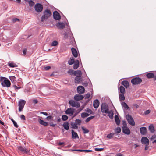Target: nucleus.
<instances>
[{
  "mask_svg": "<svg viewBox=\"0 0 156 156\" xmlns=\"http://www.w3.org/2000/svg\"><path fill=\"white\" fill-rule=\"evenodd\" d=\"M0 82L2 85L4 87H9L11 83L9 80L7 78L4 77H0Z\"/></svg>",
  "mask_w": 156,
  "mask_h": 156,
  "instance_id": "f257e3e1",
  "label": "nucleus"
},
{
  "mask_svg": "<svg viewBox=\"0 0 156 156\" xmlns=\"http://www.w3.org/2000/svg\"><path fill=\"white\" fill-rule=\"evenodd\" d=\"M51 14V13L50 11L48 9H46L43 12V15L41 17V22H43L45 20L48 19Z\"/></svg>",
  "mask_w": 156,
  "mask_h": 156,
  "instance_id": "f03ea898",
  "label": "nucleus"
},
{
  "mask_svg": "<svg viewBox=\"0 0 156 156\" xmlns=\"http://www.w3.org/2000/svg\"><path fill=\"white\" fill-rule=\"evenodd\" d=\"M26 103L25 101L24 100L21 99L19 101L18 106L19 112H21L23 110Z\"/></svg>",
  "mask_w": 156,
  "mask_h": 156,
  "instance_id": "7ed1b4c3",
  "label": "nucleus"
},
{
  "mask_svg": "<svg viewBox=\"0 0 156 156\" xmlns=\"http://www.w3.org/2000/svg\"><path fill=\"white\" fill-rule=\"evenodd\" d=\"M101 108V111L102 113H106L109 111L108 105L105 103L102 104Z\"/></svg>",
  "mask_w": 156,
  "mask_h": 156,
  "instance_id": "20e7f679",
  "label": "nucleus"
},
{
  "mask_svg": "<svg viewBox=\"0 0 156 156\" xmlns=\"http://www.w3.org/2000/svg\"><path fill=\"white\" fill-rule=\"evenodd\" d=\"M131 83L134 85L140 84L142 81V79L139 77H135L131 80Z\"/></svg>",
  "mask_w": 156,
  "mask_h": 156,
  "instance_id": "39448f33",
  "label": "nucleus"
},
{
  "mask_svg": "<svg viewBox=\"0 0 156 156\" xmlns=\"http://www.w3.org/2000/svg\"><path fill=\"white\" fill-rule=\"evenodd\" d=\"M126 118L128 121V122L131 125L134 126L135 125V122L133 119L132 116L129 114L126 115Z\"/></svg>",
  "mask_w": 156,
  "mask_h": 156,
  "instance_id": "423d86ee",
  "label": "nucleus"
},
{
  "mask_svg": "<svg viewBox=\"0 0 156 156\" xmlns=\"http://www.w3.org/2000/svg\"><path fill=\"white\" fill-rule=\"evenodd\" d=\"M34 8L37 12H41L42 11L43 7L41 4L37 3L35 5Z\"/></svg>",
  "mask_w": 156,
  "mask_h": 156,
  "instance_id": "0eeeda50",
  "label": "nucleus"
},
{
  "mask_svg": "<svg viewBox=\"0 0 156 156\" xmlns=\"http://www.w3.org/2000/svg\"><path fill=\"white\" fill-rule=\"evenodd\" d=\"M69 103L70 106L73 107L78 108L80 106V105L78 102L73 100H70L69 101Z\"/></svg>",
  "mask_w": 156,
  "mask_h": 156,
  "instance_id": "6e6552de",
  "label": "nucleus"
},
{
  "mask_svg": "<svg viewBox=\"0 0 156 156\" xmlns=\"http://www.w3.org/2000/svg\"><path fill=\"white\" fill-rule=\"evenodd\" d=\"M141 142L145 145H148L149 144V139L145 136H143L141 139Z\"/></svg>",
  "mask_w": 156,
  "mask_h": 156,
  "instance_id": "1a4fd4ad",
  "label": "nucleus"
},
{
  "mask_svg": "<svg viewBox=\"0 0 156 156\" xmlns=\"http://www.w3.org/2000/svg\"><path fill=\"white\" fill-rule=\"evenodd\" d=\"M74 112V109L73 108H68L65 111V113L67 115H69L70 116H72Z\"/></svg>",
  "mask_w": 156,
  "mask_h": 156,
  "instance_id": "9d476101",
  "label": "nucleus"
},
{
  "mask_svg": "<svg viewBox=\"0 0 156 156\" xmlns=\"http://www.w3.org/2000/svg\"><path fill=\"white\" fill-rule=\"evenodd\" d=\"M53 16L56 20H59L61 19V16L59 13L57 11H55L53 12Z\"/></svg>",
  "mask_w": 156,
  "mask_h": 156,
  "instance_id": "9b49d317",
  "label": "nucleus"
},
{
  "mask_svg": "<svg viewBox=\"0 0 156 156\" xmlns=\"http://www.w3.org/2000/svg\"><path fill=\"white\" fill-rule=\"evenodd\" d=\"M122 131L124 134L129 135L130 134V131L128 128L126 127H122Z\"/></svg>",
  "mask_w": 156,
  "mask_h": 156,
  "instance_id": "f8f14e48",
  "label": "nucleus"
},
{
  "mask_svg": "<svg viewBox=\"0 0 156 156\" xmlns=\"http://www.w3.org/2000/svg\"><path fill=\"white\" fill-rule=\"evenodd\" d=\"M78 92L80 94H82L84 92L85 89L84 87L81 86H79L77 88Z\"/></svg>",
  "mask_w": 156,
  "mask_h": 156,
  "instance_id": "ddd939ff",
  "label": "nucleus"
},
{
  "mask_svg": "<svg viewBox=\"0 0 156 156\" xmlns=\"http://www.w3.org/2000/svg\"><path fill=\"white\" fill-rule=\"evenodd\" d=\"M83 96L81 95L76 94L74 97V99L76 101H80L83 99Z\"/></svg>",
  "mask_w": 156,
  "mask_h": 156,
  "instance_id": "4468645a",
  "label": "nucleus"
},
{
  "mask_svg": "<svg viewBox=\"0 0 156 156\" xmlns=\"http://www.w3.org/2000/svg\"><path fill=\"white\" fill-rule=\"evenodd\" d=\"M140 131L141 134L145 135L146 134L147 129L146 127H143L140 128Z\"/></svg>",
  "mask_w": 156,
  "mask_h": 156,
  "instance_id": "2eb2a0df",
  "label": "nucleus"
},
{
  "mask_svg": "<svg viewBox=\"0 0 156 156\" xmlns=\"http://www.w3.org/2000/svg\"><path fill=\"white\" fill-rule=\"evenodd\" d=\"M56 26L58 28L60 29H62L65 27V24L62 22H58L56 24Z\"/></svg>",
  "mask_w": 156,
  "mask_h": 156,
  "instance_id": "dca6fc26",
  "label": "nucleus"
},
{
  "mask_svg": "<svg viewBox=\"0 0 156 156\" xmlns=\"http://www.w3.org/2000/svg\"><path fill=\"white\" fill-rule=\"evenodd\" d=\"M99 105V102L98 100L96 99L93 102V106L95 108H97Z\"/></svg>",
  "mask_w": 156,
  "mask_h": 156,
  "instance_id": "f3484780",
  "label": "nucleus"
},
{
  "mask_svg": "<svg viewBox=\"0 0 156 156\" xmlns=\"http://www.w3.org/2000/svg\"><path fill=\"white\" fill-rule=\"evenodd\" d=\"M71 51L73 56L75 57H77L78 56V54L75 48H72Z\"/></svg>",
  "mask_w": 156,
  "mask_h": 156,
  "instance_id": "a211bd4d",
  "label": "nucleus"
},
{
  "mask_svg": "<svg viewBox=\"0 0 156 156\" xmlns=\"http://www.w3.org/2000/svg\"><path fill=\"white\" fill-rule=\"evenodd\" d=\"M74 75L76 77H81L82 75V73L80 70L74 71Z\"/></svg>",
  "mask_w": 156,
  "mask_h": 156,
  "instance_id": "6ab92c4d",
  "label": "nucleus"
},
{
  "mask_svg": "<svg viewBox=\"0 0 156 156\" xmlns=\"http://www.w3.org/2000/svg\"><path fill=\"white\" fill-rule=\"evenodd\" d=\"M72 138L73 139L78 138L79 136L76 132L74 131L73 130H72Z\"/></svg>",
  "mask_w": 156,
  "mask_h": 156,
  "instance_id": "aec40b11",
  "label": "nucleus"
},
{
  "mask_svg": "<svg viewBox=\"0 0 156 156\" xmlns=\"http://www.w3.org/2000/svg\"><path fill=\"white\" fill-rule=\"evenodd\" d=\"M79 62L78 60H76V62L74 63L73 66V68L74 69H76L79 67Z\"/></svg>",
  "mask_w": 156,
  "mask_h": 156,
  "instance_id": "412c9836",
  "label": "nucleus"
},
{
  "mask_svg": "<svg viewBox=\"0 0 156 156\" xmlns=\"http://www.w3.org/2000/svg\"><path fill=\"white\" fill-rule=\"evenodd\" d=\"M122 84L126 88H127L129 86V83L126 80L123 81Z\"/></svg>",
  "mask_w": 156,
  "mask_h": 156,
  "instance_id": "4be33fe9",
  "label": "nucleus"
},
{
  "mask_svg": "<svg viewBox=\"0 0 156 156\" xmlns=\"http://www.w3.org/2000/svg\"><path fill=\"white\" fill-rule=\"evenodd\" d=\"M8 66L9 67L12 68L17 67L18 66V65H17L12 62H9L8 63Z\"/></svg>",
  "mask_w": 156,
  "mask_h": 156,
  "instance_id": "5701e85b",
  "label": "nucleus"
},
{
  "mask_svg": "<svg viewBox=\"0 0 156 156\" xmlns=\"http://www.w3.org/2000/svg\"><path fill=\"white\" fill-rule=\"evenodd\" d=\"M19 150L24 153H27L28 152V150L26 148L20 147L19 148Z\"/></svg>",
  "mask_w": 156,
  "mask_h": 156,
  "instance_id": "b1692460",
  "label": "nucleus"
},
{
  "mask_svg": "<svg viewBox=\"0 0 156 156\" xmlns=\"http://www.w3.org/2000/svg\"><path fill=\"white\" fill-rule=\"evenodd\" d=\"M82 79L81 77H76L75 79V82L76 83H79L82 81Z\"/></svg>",
  "mask_w": 156,
  "mask_h": 156,
  "instance_id": "393cba45",
  "label": "nucleus"
},
{
  "mask_svg": "<svg viewBox=\"0 0 156 156\" xmlns=\"http://www.w3.org/2000/svg\"><path fill=\"white\" fill-rule=\"evenodd\" d=\"M63 126L64 127V128L66 130H69V123L68 122H65L63 124Z\"/></svg>",
  "mask_w": 156,
  "mask_h": 156,
  "instance_id": "a878e982",
  "label": "nucleus"
},
{
  "mask_svg": "<svg viewBox=\"0 0 156 156\" xmlns=\"http://www.w3.org/2000/svg\"><path fill=\"white\" fill-rule=\"evenodd\" d=\"M119 90V92H120L121 94H125V88L123 86H120Z\"/></svg>",
  "mask_w": 156,
  "mask_h": 156,
  "instance_id": "bb28decb",
  "label": "nucleus"
},
{
  "mask_svg": "<svg viewBox=\"0 0 156 156\" xmlns=\"http://www.w3.org/2000/svg\"><path fill=\"white\" fill-rule=\"evenodd\" d=\"M115 121L117 125H119L120 123V121L118 116L115 115Z\"/></svg>",
  "mask_w": 156,
  "mask_h": 156,
  "instance_id": "cd10ccee",
  "label": "nucleus"
},
{
  "mask_svg": "<svg viewBox=\"0 0 156 156\" xmlns=\"http://www.w3.org/2000/svg\"><path fill=\"white\" fill-rule=\"evenodd\" d=\"M148 129L151 133H154V128L153 124H151L149 126Z\"/></svg>",
  "mask_w": 156,
  "mask_h": 156,
  "instance_id": "c85d7f7f",
  "label": "nucleus"
},
{
  "mask_svg": "<svg viewBox=\"0 0 156 156\" xmlns=\"http://www.w3.org/2000/svg\"><path fill=\"white\" fill-rule=\"evenodd\" d=\"M146 76L148 78H153L154 77V74L150 72L146 74Z\"/></svg>",
  "mask_w": 156,
  "mask_h": 156,
  "instance_id": "c756f323",
  "label": "nucleus"
},
{
  "mask_svg": "<svg viewBox=\"0 0 156 156\" xmlns=\"http://www.w3.org/2000/svg\"><path fill=\"white\" fill-rule=\"evenodd\" d=\"M39 122L40 124L43 125L44 126H48V123L47 122H44L43 120L40 119Z\"/></svg>",
  "mask_w": 156,
  "mask_h": 156,
  "instance_id": "7c9ffc66",
  "label": "nucleus"
},
{
  "mask_svg": "<svg viewBox=\"0 0 156 156\" xmlns=\"http://www.w3.org/2000/svg\"><path fill=\"white\" fill-rule=\"evenodd\" d=\"M106 113L108 114V116L109 117V118L112 119L113 117V113L112 112L109 111V110L108 112L107 113Z\"/></svg>",
  "mask_w": 156,
  "mask_h": 156,
  "instance_id": "2f4dec72",
  "label": "nucleus"
},
{
  "mask_svg": "<svg viewBox=\"0 0 156 156\" xmlns=\"http://www.w3.org/2000/svg\"><path fill=\"white\" fill-rule=\"evenodd\" d=\"M125 94H122L119 93V99L120 101H123L125 99V97L124 96Z\"/></svg>",
  "mask_w": 156,
  "mask_h": 156,
  "instance_id": "473e14b6",
  "label": "nucleus"
},
{
  "mask_svg": "<svg viewBox=\"0 0 156 156\" xmlns=\"http://www.w3.org/2000/svg\"><path fill=\"white\" fill-rule=\"evenodd\" d=\"M9 79L13 83H14L16 80V78L14 76H11L9 77Z\"/></svg>",
  "mask_w": 156,
  "mask_h": 156,
  "instance_id": "72a5a7b5",
  "label": "nucleus"
},
{
  "mask_svg": "<svg viewBox=\"0 0 156 156\" xmlns=\"http://www.w3.org/2000/svg\"><path fill=\"white\" fill-rule=\"evenodd\" d=\"M121 105L122 107L125 109H128L129 107L127 104L124 102L121 103Z\"/></svg>",
  "mask_w": 156,
  "mask_h": 156,
  "instance_id": "f704fd0d",
  "label": "nucleus"
},
{
  "mask_svg": "<svg viewBox=\"0 0 156 156\" xmlns=\"http://www.w3.org/2000/svg\"><path fill=\"white\" fill-rule=\"evenodd\" d=\"M89 115V114L86 112H83L81 114V116L82 118H84Z\"/></svg>",
  "mask_w": 156,
  "mask_h": 156,
  "instance_id": "c9c22d12",
  "label": "nucleus"
},
{
  "mask_svg": "<svg viewBox=\"0 0 156 156\" xmlns=\"http://www.w3.org/2000/svg\"><path fill=\"white\" fill-rule=\"evenodd\" d=\"M115 133H111L107 135V137L109 139H111L113 137Z\"/></svg>",
  "mask_w": 156,
  "mask_h": 156,
  "instance_id": "e433bc0d",
  "label": "nucleus"
},
{
  "mask_svg": "<svg viewBox=\"0 0 156 156\" xmlns=\"http://www.w3.org/2000/svg\"><path fill=\"white\" fill-rule=\"evenodd\" d=\"M27 2H28L29 5L30 7H32L34 5V2L31 0L27 1Z\"/></svg>",
  "mask_w": 156,
  "mask_h": 156,
  "instance_id": "4c0bfd02",
  "label": "nucleus"
},
{
  "mask_svg": "<svg viewBox=\"0 0 156 156\" xmlns=\"http://www.w3.org/2000/svg\"><path fill=\"white\" fill-rule=\"evenodd\" d=\"M95 117V116H92L89 117L87 118L85 121L86 123L88 122L90 120L93 119Z\"/></svg>",
  "mask_w": 156,
  "mask_h": 156,
  "instance_id": "58836bf2",
  "label": "nucleus"
},
{
  "mask_svg": "<svg viewBox=\"0 0 156 156\" xmlns=\"http://www.w3.org/2000/svg\"><path fill=\"white\" fill-rule=\"evenodd\" d=\"M82 129L83 130V133L84 134L88 133L89 132V130L87 129L84 128L83 127H82Z\"/></svg>",
  "mask_w": 156,
  "mask_h": 156,
  "instance_id": "ea45409f",
  "label": "nucleus"
},
{
  "mask_svg": "<svg viewBox=\"0 0 156 156\" xmlns=\"http://www.w3.org/2000/svg\"><path fill=\"white\" fill-rule=\"evenodd\" d=\"M72 128L73 129H77L78 126L75 123H73L71 124Z\"/></svg>",
  "mask_w": 156,
  "mask_h": 156,
  "instance_id": "a19ab883",
  "label": "nucleus"
},
{
  "mask_svg": "<svg viewBox=\"0 0 156 156\" xmlns=\"http://www.w3.org/2000/svg\"><path fill=\"white\" fill-rule=\"evenodd\" d=\"M58 44V42L56 40L54 41L51 44V46H55Z\"/></svg>",
  "mask_w": 156,
  "mask_h": 156,
  "instance_id": "79ce46f5",
  "label": "nucleus"
},
{
  "mask_svg": "<svg viewBox=\"0 0 156 156\" xmlns=\"http://www.w3.org/2000/svg\"><path fill=\"white\" fill-rule=\"evenodd\" d=\"M115 131L117 133H119L121 131V129L120 127H118L115 129Z\"/></svg>",
  "mask_w": 156,
  "mask_h": 156,
  "instance_id": "37998d69",
  "label": "nucleus"
},
{
  "mask_svg": "<svg viewBox=\"0 0 156 156\" xmlns=\"http://www.w3.org/2000/svg\"><path fill=\"white\" fill-rule=\"evenodd\" d=\"M74 59L73 58H71L68 62V63L69 65H72L74 63Z\"/></svg>",
  "mask_w": 156,
  "mask_h": 156,
  "instance_id": "c03bdc74",
  "label": "nucleus"
},
{
  "mask_svg": "<svg viewBox=\"0 0 156 156\" xmlns=\"http://www.w3.org/2000/svg\"><path fill=\"white\" fill-rule=\"evenodd\" d=\"M62 119L63 121H66L68 119V117L66 115H63L62 116Z\"/></svg>",
  "mask_w": 156,
  "mask_h": 156,
  "instance_id": "a18cd8bd",
  "label": "nucleus"
},
{
  "mask_svg": "<svg viewBox=\"0 0 156 156\" xmlns=\"http://www.w3.org/2000/svg\"><path fill=\"white\" fill-rule=\"evenodd\" d=\"M11 121L12 122L14 126L16 128H18V126L17 125L16 122L15 121L12 119H11Z\"/></svg>",
  "mask_w": 156,
  "mask_h": 156,
  "instance_id": "49530a36",
  "label": "nucleus"
},
{
  "mask_svg": "<svg viewBox=\"0 0 156 156\" xmlns=\"http://www.w3.org/2000/svg\"><path fill=\"white\" fill-rule=\"evenodd\" d=\"M81 121L80 120L77 119H76L75 120V123L76 124V125H80L81 123Z\"/></svg>",
  "mask_w": 156,
  "mask_h": 156,
  "instance_id": "de8ad7c7",
  "label": "nucleus"
},
{
  "mask_svg": "<svg viewBox=\"0 0 156 156\" xmlns=\"http://www.w3.org/2000/svg\"><path fill=\"white\" fill-rule=\"evenodd\" d=\"M68 73L70 75H72L73 74L74 75V71L73 70L70 69L68 71Z\"/></svg>",
  "mask_w": 156,
  "mask_h": 156,
  "instance_id": "09e8293b",
  "label": "nucleus"
},
{
  "mask_svg": "<svg viewBox=\"0 0 156 156\" xmlns=\"http://www.w3.org/2000/svg\"><path fill=\"white\" fill-rule=\"evenodd\" d=\"M85 111L90 113V114H92V111L89 108H87L85 110Z\"/></svg>",
  "mask_w": 156,
  "mask_h": 156,
  "instance_id": "8fccbe9b",
  "label": "nucleus"
},
{
  "mask_svg": "<svg viewBox=\"0 0 156 156\" xmlns=\"http://www.w3.org/2000/svg\"><path fill=\"white\" fill-rule=\"evenodd\" d=\"M12 87L15 89V90H18L21 88V87H17L16 85H13L12 86Z\"/></svg>",
  "mask_w": 156,
  "mask_h": 156,
  "instance_id": "3c124183",
  "label": "nucleus"
},
{
  "mask_svg": "<svg viewBox=\"0 0 156 156\" xmlns=\"http://www.w3.org/2000/svg\"><path fill=\"white\" fill-rule=\"evenodd\" d=\"M122 125L123 126L122 127H126L127 124L126 121L123 120L122 121Z\"/></svg>",
  "mask_w": 156,
  "mask_h": 156,
  "instance_id": "603ef678",
  "label": "nucleus"
},
{
  "mask_svg": "<svg viewBox=\"0 0 156 156\" xmlns=\"http://www.w3.org/2000/svg\"><path fill=\"white\" fill-rule=\"evenodd\" d=\"M20 118L22 120H26L25 117L23 115H21Z\"/></svg>",
  "mask_w": 156,
  "mask_h": 156,
  "instance_id": "864d4df0",
  "label": "nucleus"
},
{
  "mask_svg": "<svg viewBox=\"0 0 156 156\" xmlns=\"http://www.w3.org/2000/svg\"><path fill=\"white\" fill-rule=\"evenodd\" d=\"M103 150V148H95V150L96 151H102V150Z\"/></svg>",
  "mask_w": 156,
  "mask_h": 156,
  "instance_id": "5fc2aeb1",
  "label": "nucleus"
},
{
  "mask_svg": "<svg viewBox=\"0 0 156 156\" xmlns=\"http://www.w3.org/2000/svg\"><path fill=\"white\" fill-rule=\"evenodd\" d=\"M90 94L89 93H87L85 96V98H88L90 97Z\"/></svg>",
  "mask_w": 156,
  "mask_h": 156,
  "instance_id": "6e6d98bb",
  "label": "nucleus"
},
{
  "mask_svg": "<svg viewBox=\"0 0 156 156\" xmlns=\"http://www.w3.org/2000/svg\"><path fill=\"white\" fill-rule=\"evenodd\" d=\"M51 68V67L49 66H47L44 67V69L46 70L49 69Z\"/></svg>",
  "mask_w": 156,
  "mask_h": 156,
  "instance_id": "4d7b16f0",
  "label": "nucleus"
},
{
  "mask_svg": "<svg viewBox=\"0 0 156 156\" xmlns=\"http://www.w3.org/2000/svg\"><path fill=\"white\" fill-rule=\"evenodd\" d=\"M150 112V111L149 110H147L145 111L144 114L145 115L148 114Z\"/></svg>",
  "mask_w": 156,
  "mask_h": 156,
  "instance_id": "13d9d810",
  "label": "nucleus"
},
{
  "mask_svg": "<svg viewBox=\"0 0 156 156\" xmlns=\"http://www.w3.org/2000/svg\"><path fill=\"white\" fill-rule=\"evenodd\" d=\"M83 151L87 153V152H91V151H92L90 150H83Z\"/></svg>",
  "mask_w": 156,
  "mask_h": 156,
  "instance_id": "bf43d9fd",
  "label": "nucleus"
},
{
  "mask_svg": "<svg viewBox=\"0 0 156 156\" xmlns=\"http://www.w3.org/2000/svg\"><path fill=\"white\" fill-rule=\"evenodd\" d=\"M38 101L36 99H34L33 100V102L34 104H37L38 103Z\"/></svg>",
  "mask_w": 156,
  "mask_h": 156,
  "instance_id": "052dcab7",
  "label": "nucleus"
},
{
  "mask_svg": "<svg viewBox=\"0 0 156 156\" xmlns=\"http://www.w3.org/2000/svg\"><path fill=\"white\" fill-rule=\"evenodd\" d=\"M52 118V116H51V115H50V116H47L46 118V119L47 120H50L51 119V118Z\"/></svg>",
  "mask_w": 156,
  "mask_h": 156,
  "instance_id": "680f3d73",
  "label": "nucleus"
},
{
  "mask_svg": "<svg viewBox=\"0 0 156 156\" xmlns=\"http://www.w3.org/2000/svg\"><path fill=\"white\" fill-rule=\"evenodd\" d=\"M41 114H43L47 116L48 115V113L46 112H41Z\"/></svg>",
  "mask_w": 156,
  "mask_h": 156,
  "instance_id": "e2e57ef3",
  "label": "nucleus"
},
{
  "mask_svg": "<svg viewBox=\"0 0 156 156\" xmlns=\"http://www.w3.org/2000/svg\"><path fill=\"white\" fill-rule=\"evenodd\" d=\"M17 21H19V20L17 18H15V19H13V22H15Z\"/></svg>",
  "mask_w": 156,
  "mask_h": 156,
  "instance_id": "0e129e2a",
  "label": "nucleus"
},
{
  "mask_svg": "<svg viewBox=\"0 0 156 156\" xmlns=\"http://www.w3.org/2000/svg\"><path fill=\"white\" fill-rule=\"evenodd\" d=\"M26 51H27V50H26V49H24L23 50V52L24 55H25L26 54Z\"/></svg>",
  "mask_w": 156,
  "mask_h": 156,
  "instance_id": "69168bd1",
  "label": "nucleus"
},
{
  "mask_svg": "<svg viewBox=\"0 0 156 156\" xmlns=\"http://www.w3.org/2000/svg\"><path fill=\"white\" fill-rule=\"evenodd\" d=\"M155 137L156 136L155 135L152 136V137H151L150 140H152V139H154V138H155Z\"/></svg>",
  "mask_w": 156,
  "mask_h": 156,
  "instance_id": "338daca9",
  "label": "nucleus"
},
{
  "mask_svg": "<svg viewBox=\"0 0 156 156\" xmlns=\"http://www.w3.org/2000/svg\"><path fill=\"white\" fill-rule=\"evenodd\" d=\"M145 145V150H148V148H149V147L148 146V145Z\"/></svg>",
  "mask_w": 156,
  "mask_h": 156,
  "instance_id": "774afa93",
  "label": "nucleus"
}]
</instances>
